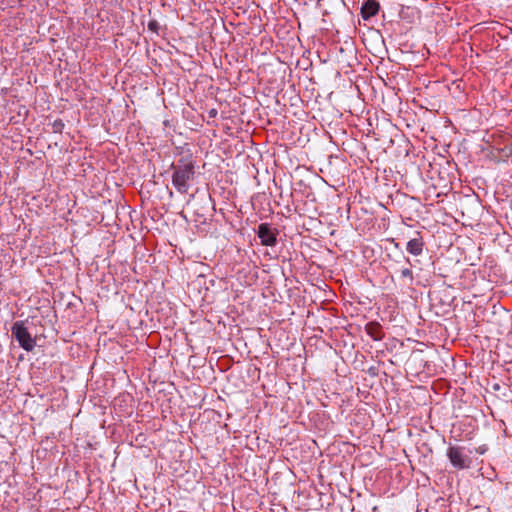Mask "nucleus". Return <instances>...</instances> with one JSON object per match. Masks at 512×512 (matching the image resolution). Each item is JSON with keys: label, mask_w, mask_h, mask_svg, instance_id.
I'll use <instances>...</instances> for the list:
<instances>
[{"label": "nucleus", "mask_w": 512, "mask_h": 512, "mask_svg": "<svg viewBox=\"0 0 512 512\" xmlns=\"http://www.w3.org/2000/svg\"><path fill=\"white\" fill-rule=\"evenodd\" d=\"M11 333L24 350L29 352L36 346V340L29 333L24 321H16L11 328Z\"/></svg>", "instance_id": "7ed1b4c3"}, {"label": "nucleus", "mask_w": 512, "mask_h": 512, "mask_svg": "<svg viewBox=\"0 0 512 512\" xmlns=\"http://www.w3.org/2000/svg\"><path fill=\"white\" fill-rule=\"evenodd\" d=\"M493 388H494L495 390H498V389L500 388V386H499V384H495V385L493 386Z\"/></svg>", "instance_id": "f3484780"}, {"label": "nucleus", "mask_w": 512, "mask_h": 512, "mask_svg": "<svg viewBox=\"0 0 512 512\" xmlns=\"http://www.w3.org/2000/svg\"><path fill=\"white\" fill-rule=\"evenodd\" d=\"M63 128H64V123L60 119H57L52 123V130L54 133H62Z\"/></svg>", "instance_id": "ddd939ff"}, {"label": "nucleus", "mask_w": 512, "mask_h": 512, "mask_svg": "<svg viewBox=\"0 0 512 512\" xmlns=\"http://www.w3.org/2000/svg\"><path fill=\"white\" fill-rule=\"evenodd\" d=\"M446 456L457 470L467 469L472 463L471 458L465 453V448L461 446H449Z\"/></svg>", "instance_id": "423d86ee"}, {"label": "nucleus", "mask_w": 512, "mask_h": 512, "mask_svg": "<svg viewBox=\"0 0 512 512\" xmlns=\"http://www.w3.org/2000/svg\"><path fill=\"white\" fill-rule=\"evenodd\" d=\"M484 141L491 147V154L498 161H506L512 156V137L509 134H487Z\"/></svg>", "instance_id": "f03ea898"}, {"label": "nucleus", "mask_w": 512, "mask_h": 512, "mask_svg": "<svg viewBox=\"0 0 512 512\" xmlns=\"http://www.w3.org/2000/svg\"><path fill=\"white\" fill-rule=\"evenodd\" d=\"M365 331L374 341H380L384 338L382 326L376 321L368 322L365 325Z\"/></svg>", "instance_id": "9b49d317"}, {"label": "nucleus", "mask_w": 512, "mask_h": 512, "mask_svg": "<svg viewBox=\"0 0 512 512\" xmlns=\"http://www.w3.org/2000/svg\"><path fill=\"white\" fill-rule=\"evenodd\" d=\"M278 231L268 223H261L257 229V235L264 246H274L277 242Z\"/></svg>", "instance_id": "0eeeda50"}, {"label": "nucleus", "mask_w": 512, "mask_h": 512, "mask_svg": "<svg viewBox=\"0 0 512 512\" xmlns=\"http://www.w3.org/2000/svg\"><path fill=\"white\" fill-rule=\"evenodd\" d=\"M380 9V4L376 0H366L361 7V16L364 20L374 17Z\"/></svg>", "instance_id": "9d476101"}, {"label": "nucleus", "mask_w": 512, "mask_h": 512, "mask_svg": "<svg viewBox=\"0 0 512 512\" xmlns=\"http://www.w3.org/2000/svg\"><path fill=\"white\" fill-rule=\"evenodd\" d=\"M363 200H366L368 202V206H362L361 209L365 212L375 213L377 208L384 207V204L379 201H373L371 202V197L367 196L364 197L363 194H354L353 198H348V206L351 204H362Z\"/></svg>", "instance_id": "6e6552de"}, {"label": "nucleus", "mask_w": 512, "mask_h": 512, "mask_svg": "<svg viewBox=\"0 0 512 512\" xmlns=\"http://www.w3.org/2000/svg\"><path fill=\"white\" fill-rule=\"evenodd\" d=\"M212 194H191L187 204L204 216L215 211V201Z\"/></svg>", "instance_id": "39448f33"}, {"label": "nucleus", "mask_w": 512, "mask_h": 512, "mask_svg": "<svg viewBox=\"0 0 512 512\" xmlns=\"http://www.w3.org/2000/svg\"><path fill=\"white\" fill-rule=\"evenodd\" d=\"M141 195V202L144 204L145 202L150 201L151 194H140Z\"/></svg>", "instance_id": "dca6fc26"}, {"label": "nucleus", "mask_w": 512, "mask_h": 512, "mask_svg": "<svg viewBox=\"0 0 512 512\" xmlns=\"http://www.w3.org/2000/svg\"><path fill=\"white\" fill-rule=\"evenodd\" d=\"M195 165L196 161L189 150L182 151L177 164L172 165L174 169L172 182L179 192H186L189 188L188 182L195 175Z\"/></svg>", "instance_id": "f257e3e1"}, {"label": "nucleus", "mask_w": 512, "mask_h": 512, "mask_svg": "<svg viewBox=\"0 0 512 512\" xmlns=\"http://www.w3.org/2000/svg\"><path fill=\"white\" fill-rule=\"evenodd\" d=\"M400 276H401L402 278H407V279H409V280H410V282H412V281H413V272H412V270H411L410 268H408V267H407V268H403V269H401V270H400Z\"/></svg>", "instance_id": "4468645a"}, {"label": "nucleus", "mask_w": 512, "mask_h": 512, "mask_svg": "<svg viewBox=\"0 0 512 512\" xmlns=\"http://www.w3.org/2000/svg\"><path fill=\"white\" fill-rule=\"evenodd\" d=\"M148 29L156 34H158L159 23L157 20H151L148 23Z\"/></svg>", "instance_id": "2eb2a0df"}, {"label": "nucleus", "mask_w": 512, "mask_h": 512, "mask_svg": "<svg viewBox=\"0 0 512 512\" xmlns=\"http://www.w3.org/2000/svg\"><path fill=\"white\" fill-rule=\"evenodd\" d=\"M493 198L498 202L500 211L508 217L509 212L512 213V198L506 195L505 198L498 199L496 194H493Z\"/></svg>", "instance_id": "f8f14e48"}, {"label": "nucleus", "mask_w": 512, "mask_h": 512, "mask_svg": "<svg viewBox=\"0 0 512 512\" xmlns=\"http://www.w3.org/2000/svg\"><path fill=\"white\" fill-rule=\"evenodd\" d=\"M292 198L294 210L300 215L312 214L317 211L314 194H287Z\"/></svg>", "instance_id": "20e7f679"}, {"label": "nucleus", "mask_w": 512, "mask_h": 512, "mask_svg": "<svg viewBox=\"0 0 512 512\" xmlns=\"http://www.w3.org/2000/svg\"><path fill=\"white\" fill-rule=\"evenodd\" d=\"M424 246L425 242L421 232L416 231L414 237L407 242L406 249L411 255L419 256L422 254Z\"/></svg>", "instance_id": "1a4fd4ad"}]
</instances>
